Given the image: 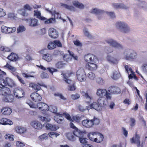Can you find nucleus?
<instances>
[{
    "label": "nucleus",
    "mask_w": 147,
    "mask_h": 147,
    "mask_svg": "<svg viewBox=\"0 0 147 147\" xmlns=\"http://www.w3.org/2000/svg\"><path fill=\"white\" fill-rule=\"evenodd\" d=\"M83 133L77 128L73 131V133H68L66 134V137L67 139L72 141H75L76 139V137L79 138L82 137Z\"/></svg>",
    "instance_id": "nucleus-1"
},
{
    "label": "nucleus",
    "mask_w": 147,
    "mask_h": 147,
    "mask_svg": "<svg viewBox=\"0 0 147 147\" xmlns=\"http://www.w3.org/2000/svg\"><path fill=\"white\" fill-rule=\"evenodd\" d=\"M98 104L96 102H93L92 104L88 106L90 109H94L98 111H101L102 110V107L106 105L103 100L101 98H99L97 100Z\"/></svg>",
    "instance_id": "nucleus-2"
},
{
    "label": "nucleus",
    "mask_w": 147,
    "mask_h": 147,
    "mask_svg": "<svg viewBox=\"0 0 147 147\" xmlns=\"http://www.w3.org/2000/svg\"><path fill=\"white\" fill-rule=\"evenodd\" d=\"M39 120L46 123V128L47 130L51 131H56L59 129V127L55 125H52L51 124L47 123L49 122L51 119L50 118H47L45 117L42 116H39Z\"/></svg>",
    "instance_id": "nucleus-3"
},
{
    "label": "nucleus",
    "mask_w": 147,
    "mask_h": 147,
    "mask_svg": "<svg viewBox=\"0 0 147 147\" xmlns=\"http://www.w3.org/2000/svg\"><path fill=\"white\" fill-rule=\"evenodd\" d=\"M0 74V88L5 87L7 85L11 87L12 85L9 82L10 80L9 79L5 78L4 75H6V74L3 71H2Z\"/></svg>",
    "instance_id": "nucleus-4"
},
{
    "label": "nucleus",
    "mask_w": 147,
    "mask_h": 147,
    "mask_svg": "<svg viewBox=\"0 0 147 147\" xmlns=\"http://www.w3.org/2000/svg\"><path fill=\"white\" fill-rule=\"evenodd\" d=\"M96 95L102 99V98L105 97L107 100H111V96L110 95V93L107 92L105 89H98L96 92Z\"/></svg>",
    "instance_id": "nucleus-5"
},
{
    "label": "nucleus",
    "mask_w": 147,
    "mask_h": 147,
    "mask_svg": "<svg viewBox=\"0 0 147 147\" xmlns=\"http://www.w3.org/2000/svg\"><path fill=\"white\" fill-rule=\"evenodd\" d=\"M76 74L77 78L79 81L82 82L86 80V76L83 69H79L77 71Z\"/></svg>",
    "instance_id": "nucleus-6"
},
{
    "label": "nucleus",
    "mask_w": 147,
    "mask_h": 147,
    "mask_svg": "<svg viewBox=\"0 0 147 147\" xmlns=\"http://www.w3.org/2000/svg\"><path fill=\"white\" fill-rule=\"evenodd\" d=\"M116 27L119 29L121 31L124 33L129 32V28L127 24L123 22H118L116 24Z\"/></svg>",
    "instance_id": "nucleus-7"
},
{
    "label": "nucleus",
    "mask_w": 147,
    "mask_h": 147,
    "mask_svg": "<svg viewBox=\"0 0 147 147\" xmlns=\"http://www.w3.org/2000/svg\"><path fill=\"white\" fill-rule=\"evenodd\" d=\"M41 86H44L45 85L43 84H40L38 83H36L32 82H30L29 84V87L32 88L33 90L36 92L41 90Z\"/></svg>",
    "instance_id": "nucleus-8"
},
{
    "label": "nucleus",
    "mask_w": 147,
    "mask_h": 147,
    "mask_svg": "<svg viewBox=\"0 0 147 147\" xmlns=\"http://www.w3.org/2000/svg\"><path fill=\"white\" fill-rule=\"evenodd\" d=\"M140 139V136L136 132L135 136L130 139V143L132 144H136L137 147H140L141 143Z\"/></svg>",
    "instance_id": "nucleus-9"
},
{
    "label": "nucleus",
    "mask_w": 147,
    "mask_h": 147,
    "mask_svg": "<svg viewBox=\"0 0 147 147\" xmlns=\"http://www.w3.org/2000/svg\"><path fill=\"white\" fill-rule=\"evenodd\" d=\"M13 93L15 96L17 98H20L24 97L25 95L24 91L22 88H15L13 90Z\"/></svg>",
    "instance_id": "nucleus-10"
},
{
    "label": "nucleus",
    "mask_w": 147,
    "mask_h": 147,
    "mask_svg": "<svg viewBox=\"0 0 147 147\" xmlns=\"http://www.w3.org/2000/svg\"><path fill=\"white\" fill-rule=\"evenodd\" d=\"M74 74V73L71 71H67L65 73L63 74V80L66 83L68 84H72L73 81L69 79L66 77H69Z\"/></svg>",
    "instance_id": "nucleus-11"
},
{
    "label": "nucleus",
    "mask_w": 147,
    "mask_h": 147,
    "mask_svg": "<svg viewBox=\"0 0 147 147\" xmlns=\"http://www.w3.org/2000/svg\"><path fill=\"white\" fill-rule=\"evenodd\" d=\"M84 60L85 61L87 62H94L96 60H98L97 58L94 55L91 54H88L86 55L84 57Z\"/></svg>",
    "instance_id": "nucleus-12"
},
{
    "label": "nucleus",
    "mask_w": 147,
    "mask_h": 147,
    "mask_svg": "<svg viewBox=\"0 0 147 147\" xmlns=\"http://www.w3.org/2000/svg\"><path fill=\"white\" fill-rule=\"evenodd\" d=\"M49 36L52 38H56L59 36L57 31L53 28H50L48 31Z\"/></svg>",
    "instance_id": "nucleus-13"
},
{
    "label": "nucleus",
    "mask_w": 147,
    "mask_h": 147,
    "mask_svg": "<svg viewBox=\"0 0 147 147\" xmlns=\"http://www.w3.org/2000/svg\"><path fill=\"white\" fill-rule=\"evenodd\" d=\"M30 97L32 100L34 101L39 102L42 100L41 96L36 92H33L30 95Z\"/></svg>",
    "instance_id": "nucleus-14"
},
{
    "label": "nucleus",
    "mask_w": 147,
    "mask_h": 147,
    "mask_svg": "<svg viewBox=\"0 0 147 147\" xmlns=\"http://www.w3.org/2000/svg\"><path fill=\"white\" fill-rule=\"evenodd\" d=\"M106 41L107 43L115 48L118 49L122 48V47L121 45L112 39H109L106 40Z\"/></svg>",
    "instance_id": "nucleus-15"
},
{
    "label": "nucleus",
    "mask_w": 147,
    "mask_h": 147,
    "mask_svg": "<svg viewBox=\"0 0 147 147\" xmlns=\"http://www.w3.org/2000/svg\"><path fill=\"white\" fill-rule=\"evenodd\" d=\"M85 67L86 68L91 71L96 70L98 67V66L96 64L95 61L94 62H91L87 63Z\"/></svg>",
    "instance_id": "nucleus-16"
},
{
    "label": "nucleus",
    "mask_w": 147,
    "mask_h": 147,
    "mask_svg": "<svg viewBox=\"0 0 147 147\" xmlns=\"http://www.w3.org/2000/svg\"><path fill=\"white\" fill-rule=\"evenodd\" d=\"M108 92L110 93V95L111 94H117L121 92L120 89L117 87L115 86H111L109 87L108 90Z\"/></svg>",
    "instance_id": "nucleus-17"
},
{
    "label": "nucleus",
    "mask_w": 147,
    "mask_h": 147,
    "mask_svg": "<svg viewBox=\"0 0 147 147\" xmlns=\"http://www.w3.org/2000/svg\"><path fill=\"white\" fill-rule=\"evenodd\" d=\"M26 103L30 106V108H38L40 110L43 106L42 104L44 103L43 102L38 103L36 105L33 103V102L29 100L27 101Z\"/></svg>",
    "instance_id": "nucleus-18"
},
{
    "label": "nucleus",
    "mask_w": 147,
    "mask_h": 147,
    "mask_svg": "<svg viewBox=\"0 0 147 147\" xmlns=\"http://www.w3.org/2000/svg\"><path fill=\"white\" fill-rule=\"evenodd\" d=\"M7 59L11 61L16 62L19 59V57L18 55L12 52L7 57Z\"/></svg>",
    "instance_id": "nucleus-19"
},
{
    "label": "nucleus",
    "mask_w": 147,
    "mask_h": 147,
    "mask_svg": "<svg viewBox=\"0 0 147 147\" xmlns=\"http://www.w3.org/2000/svg\"><path fill=\"white\" fill-rule=\"evenodd\" d=\"M92 123V120L88 119L84 120L82 122L83 125L85 127L88 128L91 127L93 126Z\"/></svg>",
    "instance_id": "nucleus-20"
},
{
    "label": "nucleus",
    "mask_w": 147,
    "mask_h": 147,
    "mask_svg": "<svg viewBox=\"0 0 147 147\" xmlns=\"http://www.w3.org/2000/svg\"><path fill=\"white\" fill-rule=\"evenodd\" d=\"M3 101L7 102H12L14 100L13 96L10 94H7L6 96H3Z\"/></svg>",
    "instance_id": "nucleus-21"
},
{
    "label": "nucleus",
    "mask_w": 147,
    "mask_h": 147,
    "mask_svg": "<svg viewBox=\"0 0 147 147\" xmlns=\"http://www.w3.org/2000/svg\"><path fill=\"white\" fill-rule=\"evenodd\" d=\"M61 114L59 113H57L56 115L54 117V119L55 121L57 123L61 124L64 122V120L63 117L62 116Z\"/></svg>",
    "instance_id": "nucleus-22"
},
{
    "label": "nucleus",
    "mask_w": 147,
    "mask_h": 147,
    "mask_svg": "<svg viewBox=\"0 0 147 147\" xmlns=\"http://www.w3.org/2000/svg\"><path fill=\"white\" fill-rule=\"evenodd\" d=\"M2 87V88L0 89V94L4 96H6L8 94L11 93L10 89L7 87ZM2 88V87L1 88Z\"/></svg>",
    "instance_id": "nucleus-23"
},
{
    "label": "nucleus",
    "mask_w": 147,
    "mask_h": 147,
    "mask_svg": "<svg viewBox=\"0 0 147 147\" xmlns=\"http://www.w3.org/2000/svg\"><path fill=\"white\" fill-rule=\"evenodd\" d=\"M94 142L100 143L102 142L104 138L103 135L101 133L97 132Z\"/></svg>",
    "instance_id": "nucleus-24"
},
{
    "label": "nucleus",
    "mask_w": 147,
    "mask_h": 147,
    "mask_svg": "<svg viewBox=\"0 0 147 147\" xmlns=\"http://www.w3.org/2000/svg\"><path fill=\"white\" fill-rule=\"evenodd\" d=\"M31 125L34 128L38 129H41L42 128V124L38 121H33L31 123Z\"/></svg>",
    "instance_id": "nucleus-25"
},
{
    "label": "nucleus",
    "mask_w": 147,
    "mask_h": 147,
    "mask_svg": "<svg viewBox=\"0 0 147 147\" xmlns=\"http://www.w3.org/2000/svg\"><path fill=\"white\" fill-rule=\"evenodd\" d=\"M125 68L127 73L129 74V71H130L131 73L129 75V79H132L134 76V75H135L134 72L133 71L131 67H129L127 65H125Z\"/></svg>",
    "instance_id": "nucleus-26"
},
{
    "label": "nucleus",
    "mask_w": 147,
    "mask_h": 147,
    "mask_svg": "<svg viewBox=\"0 0 147 147\" xmlns=\"http://www.w3.org/2000/svg\"><path fill=\"white\" fill-rule=\"evenodd\" d=\"M28 22L29 26L34 27L37 26L38 24V21L35 18L29 19L27 20Z\"/></svg>",
    "instance_id": "nucleus-27"
},
{
    "label": "nucleus",
    "mask_w": 147,
    "mask_h": 147,
    "mask_svg": "<svg viewBox=\"0 0 147 147\" xmlns=\"http://www.w3.org/2000/svg\"><path fill=\"white\" fill-rule=\"evenodd\" d=\"M42 58L43 59L47 62L51 61L53 59L52 55L49 53H47L43 55Z\"/></svg>",
    "instance_id": "nucleus-28"
},
{
    "label": "nucleus",
    "mask_w": 147,
    "mask_h": 147,
    "mask_svg": "<svg viewBox=\"0 0 147 147\" xmlns=\"http://www.w3.org/2000/svg\"><path fill=\"white\" fill-rule=\"evenodd\" d=\"M112 6L114 8L116 9L119 8L126 9L127 8V7L123 3H113Z\"/></svg>",
    "instance_id": "nucleus-29"
},
{
    "label": "nucleus",
    "mask_w": 147,
    "mask_h": 147,
    "mask_svg": "<svg viewBox=\"0 0 147 147\" xmlns=\"http://www.w3.org/2000/svg\"><path fill=\"white\" fill-rule=\"evenodd\" d=\"M1 112L4 115H8L12 112V110L9 107H4L1 109Z\"/></svg>",
    "instance_id": "nucleus-30"
},
{
    "label": "nucleus",
    "mask_w": 147,
    "mask_h": 147,
    "mask_svg": "<svg viewBox=\"0 0 147 147\" xmlns=\"http://www.w3.org/2000/svg\"><path fill=\"white\" fill-rule=\"evenodd\" d=\"M120 74L118 70H114L113 73V75L111 76V78L113 80H117L120 78Z\"/></svg>",
    "instance_id": "nucleus-31"
},
{
    "label": "nucleus",
    "mask_w": 147,
    "mask_h": 147,
    "mask_svg": "<svg viewBox=\"0 0 147 147\" xmlns=\"http://www.w3.org/2000/svg\"><path fill=\"white\" fill-rule=\"evenodd\" d=\"M72 3L74 6L78 8L82 9L84 8V5L82 3L79 2L78 1H73Z\"/></svg>",
    "instance_id": "nucleus-32"
},
{
    "label": "nucleus",
    "mask_w": 147,
    "mask_h": 147,
    "mask_svg": "<svg viewBox=\"0 0 147 147\" xmlns=\"http://www.w3.org/2000/svg\"><path fill=\"white\" fill-rule=\"evenodd\" d=\"M137 54L134 51H132L130 52V54L129 55H126L125 57L126 59H136L137 57Z\"/></svg>",
    "instance_id": "nucleus-33"
},
{
    "label": "nucleus",
    "mask_w": 147,
    "mask_h": 147,
    "mask_svg": "<svg viewBox=\"0 0 147 147\" xmlns=\"http://www.w3.org/2000/svg\"><path fill=\"white\" fill-rule=\"evenodd\" d=\"M97 133V132H92L89 133L88 136L89 139L91 141L94 142Z\"/></svg>",
    "instance_id": "nucleus-34"
},
{
    "label": "nucleus",
    "mask_w": 147,
    "mask_h": 147,
    "mask_svg": "<svg viewBox=\"0 0 147 147\" xmlns=\"http://www.w3.org/2000/svg\"><path fill=\"white\" fill-rule=\"evenodd\" d=\"M26 131L25 128L22 127H18L16 128V131L20 134H23Z\"/></svg>",
    "instance_id": "nucleus-35"
},
{
    "label": "nucleus",
    "mask_w": 147,
    "mask_h": 147,
    "mask_svg": "<svg viewBox=\"0 0 147 147\" xmlns=\"http://www.w3.org/2000/svg\"><path fill=\"white\" fill-rule=\"evenodd\" d=\"M4 67L7 68L8 69L12 71V73L15 72L16 69L13 66L10 65L8 63H7L6 65L4 66Z\"/></svg>",
    "instance_id": "nucleus-36"
},
{
    "label": "nucleus",
    "mask_w": 147,
    "mask_h": 147,
    "mask_svg": "<svg viewBox=\"0 0 147 147\" xmlns=\"http://www.w3.org/2000/svg\"><path fill=\"white\" fill-rule=\"evenodd\" d=\"M60 5L62 7L70 10L74 9V7L72 6H69L66 4L61 3H60Z\"/></svg>",
    "instance_id": "nucleus-37"
},
{
    "label": "nucleus",
    "mask_w": 147,
    "mask_h": 147,
    "mask_svg": "<svg viewBox=\"0 0 147 147\" xmlns=\"http://www.w3.org/2000/svg\"><path fill=\"white\" fill-rule=\"evenodd\" d=\"M96 83L99 85H102L105 84L104 80L101 78L98 77L96 78Z\"/></svg>",
    "instance_id": "nucleus-38"
},
{
    "label": "nucleus",
    "mask_w": 147,
    "mask_h": 147,
    "mask_svg": "<svg viewBox=\"0 0 147 147\" xmlns=\"http://www.w3.org/2000/svg\"><path fill=\"white\" fill-rule=\"evenodd\" d=\"M65 63H63V61H59L55 65L56 67L58 68L61 69L64 67L65 65Z\"/></svg>",
    "instance_id": "nucleus-39"
},
{
    "label": "nucleus",
    "mask_w": 147,
    "mask_h": 147,
    "mask_svg": "<svg viewBox=\"0 0 147 147\" xmlns=\"http://www.w3.org/2000/svg\"><path fill=\"white\" fill-rule=\"evenodd\" d=\"M91 120L93 123L92 126L94 125H98L100 123V120L95 117H94V118Z\"/></svg>",
    "instance_id": "nucleus-40"
},
{
    "label": "nucleus",
    "mask_w": 147,
    "mask_h": 147,
    "mask_svg": "<svg viewBox=\"0 0 147 147\" xmlns=\"http://www.w3.org/2000/svg\"><path fill=\"white\" fill-rule=\"evenodd\" d=\"M103 12L102 10L98 9L96 8H94L91 10V12L94 13L98 15L101 14Z\"/></svg>",
    "instance_id": "nucleus-41"
},
{
    "label": "nucleus",
    "mask_w": 147,
    "mask_h": 147,
    "mask_svg": "<svg viewBox=\"0 0 147 147\" xmlns=\"http://www.w3.org/2000/svg\"><path fill=\"white\" fill-rule=\"evenodd\" d=\"M42 106L40 109L42 111L45 112L48 111L49 109V106L47 104L44 103L42 104Z\"/></svg>",
    "instance_id": "nucleus-42"
},
{
    "label": "nucleus",
    "mask_w": 147,
    "mask_h": 147,
    "mask_svg": "<svg viewBox=\"0 0 147 147\" xmlns=\"http://www.w3.org/2000/svg\"><path fill=\"white\" fill-rule=\"evenodd\" d=\"M38 138L40 140L43 141L48 138V135L46 133L44 134L41 135L39 136Z\"/></svg>",
    "instance_id": "nucleus-43"
},
{
    "label": "nucleus",
    "mask_w": 147,
    "mask_h": 147,
    "mask_svg": "<svg viewBox=\"0 0 147 147\" xmlns=\"http://www.w3.org/2000/svg\"><path fill=\"white\" fill-rule=\"evenodd\" d=\"M5 138L9 141H12L14 140V136L13 135L7 134L5 135Z\"/></svg>",
    "instance_id": "nucleus-44"
},
{
    "label": "nucleus",
    "mask_w": 147,
    "mask_h": 147,
    "mask_svg": "<svg viewBox=\"0 0 147 147\" xmlns=\"http://www.w3.org/2000/svg\"><path fill=\"white\" fill-rule=\"evenodd\" d=\"M48 135L49 137L53 138L54 137L56 138L59 135V133L52 131L49 133Z\"/></svg>",
    "instance_id": "nucleus-45"
},
{
    "label": "nucleus",
    "mask_w": 147,
    "mask_h": 147,
    "mask_svg": "<svg viewBox=\"0 0 147 147\" xmlns=\"http://www.w3.org/2000/svg\"><path fill=\"white\" fill-rule=\"evenodd\" d=\"M61 115L65 116V118L69 121L71 122L72 121V117H71L70 115L68 113H63V114H61Z\"/></svg>",
    "instance_id": "nucleus-46"
},
{
    "label": "nucleus",
    "mask_w": 147,
    "mask_h": 147,
    "mask_svg": "<svg viewBox=\"0 0 147 147\" xmlns=\"http://www.w3.org/2000/svg\"><path fill=\"white\" fill-rule=\"evenodd\" d=\"M0 50L3 52H8L11 51V49L9 47L2 46L0 48Z\"/></svg>",
    "instance_id": "nucleus-47"
},
{
    "label": "nucleus",
    "mask_w": 147,
    "mask_h": 147,
    "mask_svg": "<svg viewBox=\"0 0 147 147\" xmlns=\"http://www.w3.org/2000/svg\"><path fill=\"white\" fill-rule=\"evenodd\" d=\"M107 58L108 61L111 62L112 63H115L116 62H117V60L116 59L110 56H107Z\"/></svg>",
    "instance_id": "nucleus-48"
},
{
    "label": "nucleus",
    "mask_w": 147,
    "mask_h": 147,
    "mask_svg": "<svg viewBox=\"0 0 147 147\" xmlns=\"http://www.w3.org/2000/svg\"><path fill=\"white\" fill-rule=\"evenodd\" d=\"M49 49H53L56 48V46L54 42V41L53 42H50L47 47Z\"/></svg>",
    "instance_id": "nucleus-49"
},
{
    "label": "nucleus",
    "mask_w": 147,
    "mask_h": 147,
    "mask_svg": "<svg viewBox=\"0 0 147 147\" xmlns=\"http://www.w3.org/2000/svg\"><path fill=\"white\" fill-rule=\"evenodd\" d=\"M80 117L77 115L73 116L72 117V121L71 122L75 121L77 123H79L80 120Z\"/></svg>",
    "instance_id": "nucleus-50"
},
{
    "label": "nucleus",
    "mask_w": 147,
    "mask_h": 147,
    "mask_svg": "<svg viewBox=\"0 0 147 147\" xmlns=\"http://www.w3.org/2000/svg\"><path fill=\"white\" fill-rule=\"evenodd\" d=\"M62 54V51L59 50H54L53 54L54 56H60Z\"/></svg>",
    "instance_id": "nucleus-51"
},
{
    "label": "nucleus",
    "mask_w": 147,
    "mask_h": 147,
    "mask_svg": "<svg viewBox=\"0 0 147 147\" xmlns=\"http://www.w3.org/2000/svg\"><path fill=\"white\" fill-rule=\"evenodd\" d=\"M87 76L88 78L91 80H93L95 76V74L94 73L91 72H90L88 74Z\"/></svg>",
    "instance_id": "nucleus-52"
},
{
    "label": "nucleus",
    "mask_w": 147,
    "mask_h": 147,
    "mask_svg": "<svg viewBox=\"0 0 147 147\" xmlns=\"http://www.w3.org/2000/svg\"><path fill=\"white\" fill-rule=\"evenodd\" d=\"M80 95L77 93L75 94H72L71 95L72 99L74 100L78 99L80 98Z\"/></svg>",
    "instance_id": "nucleus-53"
},
{
    "label": "nucleus",
    "mask_w": 147,
    "mask_h": 147,
    "mask_svg": "<svg viewBox=\"0 0 147 147\" xmlns=\"http://www.w3.org/2000/svg\"><path fill=\"white\" fill-rule=\"evenodd\" d=\"M69 85L68 86V90H69L72 91L75 90L76 88L73 82L71 84H69Z\"/></svg>",
    "instance_id": "nucleus-54"
},
{
    "label": "nucleus",
    "mask_w": 147,
    "mask_h": 147,
    "mask_svg": "<svg viewBox=\"0 0 147 147\" xmlns=\"http://www.w3.org/2000/svg\"><path fill=\"white\" fill-rule=\"evenodd\" d=\"M26 30L25 27L23 26H20L17 28V31L18 32H22Z\"/></svg>",
    "instance_id": "nucleus-55"
},
{
    "label": "nucleus",
    "mask_w": 147,
    "mask_h": 147,
    "mask_svg": "<svg viewBox=\"0 0 147 147\" xmlns=\"http://www.w3.org/2000/svg\"><path fill=\"white\" fill-rule=\"evenodd\" d=\"M83 32L84 34L86 36L89 38H91V37H92V35L89 33V32L86 30V28H85Z\"/></svg>",
    "instance_id": "nucleus-56"
},
{
    "label": "nucleus",
    "mask_w": 147,
    "mask_h": 147,
    "mask_svg": "<svg viewBox=\"0 0 147 147\" xmlns=\"http://www.w3.org/2000/svg\"><path fill=\"white\" fill-rule=\"evenodd\" d=\"M79 140L80 142L83 144L84 145L88 143L87 141V139L86 138H82V137H80L79 138Z\"/></svg>",
    "instance_id": "nucleus-57"
},
{
    "label": "nucleus",
    "mask_w": 147,
    "mask_h": 147,
    "mask_svg": "<svg viewBox=\"0 0 147 147\" xmlns=\"http://www.w3.org/2000/svg\"><path fill=\"white\" fill-rule=\"evenodd\" d=\"M16 146L18 147H23L25 146V144L20 141H18L16 142Z\"/></svg>",
    "instance_id": "nucleus-58"
},
{
    "label": "nucleus",
    "mask_w": 147,
    "mask_h": 147,
    "mask_svg": "<svg viewBox=\"0 0 147 147\" xmlns=\"http://www.w3.org/2000/svg\"><path fill=\"white\" fill-rule=\"evenodd\" d=\"M54 95L55 96L59 97L61 99L63 100H66V98L64 97L61 94H59L57 93H55Z\"/></svg>",
    "instance_id": "nucleus-59"
},
{
    "label": "nucleus",
    "mask_w": 147,
    "mask_h": 147,
    "mask_svg": "<svg viewBox=\"0 0 147 147\" xmlns=\"http://www.w3.org/2000/svg\"><path fill=\"white\" fill-rule=\"evenodd\" d=\"M130 119V125L131 126H134L136 124V120L135 119L133 118H131Z\"/></svg>",
    "instance_id": "nucleus-60"
},
{
    "label": "nucleus",
    "mask_w": 147,
    "mask_h": 147,
    "mask_svg": "<svg viewBox=\"0 0 147 147\" xmlns=\"http://www.w3.org/2000/svg\"><path fill=\"white\" fill-rule=\"evenodd\" d=\"M8 27L5 26H2L1 27V31L5 33H7L8 32L7 30Z\"/></svg>",
    "instance_id": "nucleus-61"
},
{
    "label": "nucleus",
    "mask_w": 147,
    "mask_h": 147,
    "mask_svg": "<svg viewBox=\"0 0 147 147\" xmlns=\"http://www.w3.org/2000/svg\"><path fill=\"white\" fill-rule=\"evenodd\" d=\"M16 30V28L15 27H13V28L8 27V32L7 33L9 34L15 31Z\"/></svg>",
    "instance_id": "nucleus-62"
},
{
    "label": "nucleus",
    "mask_w": 147,
    "mask_h": 147,
    "mask_svg": "<svg viewBox=\"0 0 147 147\" xmlns=\"http://www.w3.org/2000/svg\"><path fill=\"white\" fill-rule=\"evenodd\" d=\"M55 20V18H51L48 19H47L45 21V23L46 24H49V23H51L53 22Z\"/></svg>",
    "instance_id": "nucleus-63"
},
{
    "label": "nucleus",
    "mask_w": 147,
    "mask_h": 147,
    "mask_svg": "<svg viewBox=\"0 0 147 147\" xmlns=\"http://www.w3.org/2000/svg\"><path fill=\"white\" fill-rule=\"evenodd\" d=\"M16 76L20 82L23 84L25 85V83L23 79L18 75H17Z\"/></svg>",
    "instance_id": "nucleus-64"
}]
</instances>
